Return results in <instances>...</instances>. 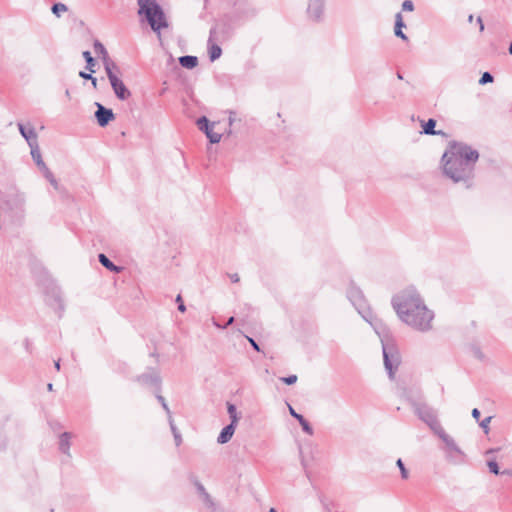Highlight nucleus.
Masks as SVG:
<instances>
[{
	"label": "nucleus",
	"mask_w": 512,
	"mask_h": 512,
	"mask_svg": "<svg viewBox=\"0 0 512 512\" xmlns=\"http://www.w3.org/2000/svg\"><path fill=\"white\" fill-rule=\"evenodd\" d=\"M91 83H92L93 88H95V89H96V88H97V78L93 77V78L91 79Z\"/></svg>",
	"instance_id": "09e8293b"
},
{
	"label": "nucleus",
	"mask_w": 512,
	"mask_h": 512,
	"mask_svg": "<svg viewBox=\"0 0 512 512\" xmlns=\"http://www.w3.org/2000/svg\"><path fill=\"white\" fill-rule=\"evenodd\" d=\"M102 62L108 79L117 77L121 74L120 68L113 60L110 59V57L103 59Z\"/></svg>",
	"instance_id": "2eb2a0df"
},
{
	"label": "nucleus",
	"mask_w": 512,
	"mask_h": 512,
	"mask_svg": "<svg viewBox=\"0 0 512 512\" xmlns=\"http://www.w3.org/2000/svg\"><path fill=\"white\" fill-rule=\"evenodd\" d=\"M397 466H398V467H399V469H400L401 477H402L403 479H407V478L409 477V473H408L407 469L405 468V466H404V464H403V462H402V460H401V459H398V460H397Z\"/></svg>",
	"instance_id": "473e14b6"
},
{
	"label": "nucleus",
	"mask_w": 512,
	"mask_h": 512,
	"mask_svg": "<svg viewBox=\"0 0 512 512\" xmlns=\"http://www.w3.org/2000/svg\"><path fill=\"white\" fill-rule=\"evenodd\" d=\"M168 421H169L170 428H171V431L173 433L176 445L179 446L181 444V442H182V438H181V435L178 432V429H177V427H176V425L174 423L172 415H169Z\"/></svg>",
	"instance_id": "5701e85b"
},
{
	"label": "nucleus",
	"mask_w": 512,
	"mask_h": 512,
	"mask_svg": "<svg viewBox=\"0 0 512 512\" xmlns=\"http://www.w3.org/2000/svg\"><path fill=\"white\" fill-rule=\"evenodd\" d=\"M324 0H310L307 12L313 20H319L323 14Z\"/></svg>",
	"instance_id": "ddd939ff"
},
{
	"label": "nucleus",
	"mask_w": 512,
	"mask_h": 512,
	"mask_svg": "<svg viewBox=\"0 0 512 512\" xmlns=\"http://www.w3.org/2000/svg\"><path fill=\"white\" fill-rule=\"evenodd\" d=\"M468 20L471 22V21L473 20V16H472V15H470V16L468 17Z\"/></svg>",
	"instance_id": "6e6d98bb"
},
{
	"label": "nucleus",
	"mask_w": 512,
	"mask_h": 512,
	"mask_svg": "<svg viewBox=\"0 0 512 512\" xmlns=\"http://www.w3.org/2000/svg\"><path fill=\"white\" fill-rule=\"evenodd\" d=\"M43 173H44V176L46 177V179L55 187L57 188L58 186V183L54 177V175L52 174V172L49 170V168L47 167L46 169L42 170Z\"/></svg>",
	"instance_id": "bb28decb"
},
{
	"label": "nucleus",
	"mask_w": 512,
	"mask_h": 512,
	"mask_svg": "<svg viewBox=\"0 0 512 512\" xmlns=\"http://www.w3.org/2000/svg\"><path fill=\"white\" fill-rule=\"evenodd\" d=\"M269 512H276V510L274 508H271Z\"/></svg>",
	"instance_id": "13d9d810"
},
{
	"label": "nucleus",
	"mask_w": 512,
	"mask_h": 512,
	"mask_svg": "<svg viewBox=\"0 0 512 512\" xmlns=\"http://www.w3.org/2000/svg\"><path fill=\"white\" fill-rule=\"evenodd\" d=\"M65 94H66V96H70L69 90H66Z\"/></svg>",
	"instance_id": "4d7b16f0"
},
{
	"label": "nucleus",
	"mask_w": 512,
	"mask_h": 512,
	"mask_svg": "<svg viewBox=\"0 0 512 512\" xmlns=\"http://www.w3.org/2000/svg\"><path fill=\"white\" fill-rule=\"evenodd\" d=\"M99 262L109 271L119 273L122 267L115 265L105 254L98 255Z\"/></svg>",
	"instance_id": "a211bd4d"
},
{
	"label": "nucleus",
	"mask_w": 512,
	"mask_h": 512,
	"mask_svg": "<svg viewBox=\"0 0 512 512\" xmlns=\"http://www.w3.org/2000/svg\"><path fill=\"white\" fill-rule=\"evenodd\" d=\"M179 63L182 67L187 69H193L198 64V58L196 56L185 55L179 58Z\"/></svg>",
	"instance_id": "aec40b11"
},
{
	"label": "nucleus",
	"mask_w": 512,
	"mask_h": 512,
	"mask_svg": "<svg viewBox=\"0 0 512 512\" xmlns=\"http://www.w3.org/2000/svg\"><path fill=\"white\" fill-rule=\"evenodd\" d=\"M138 13L144 14L152 30L160 31L168 26L165 14L155 0H137Z\"/></svg>",
	"instance_id": "7ed1b4c3"
},
{
	"label": "nucleus",
	"mask_w": 512,
	"mask_h": 512,
	"mask_svg": "<svg viewBox=\"0 0 512 512\" xmlns=\"http://www.w3.org/2000/svg\"><path fill=\"white\" fill-rule=\"evenodd\" d=\"M471 414H472V417H473L475 420H477V421L479 420V418H480V411H479L477 408H474V409L472 410V413H471Z\"/></svg>",
	"instance_id": "79ce46f5"
},
{
	"label": "nucleus",
	"mask_w": 512,
	"mask_h": 512,
	"mask_svg": "<svg viewBox=\"0 0 512 512\" xmlns=\"http://www.w3.org/2000/svg\"><path fill=\"white\" fill-rule=\"evenodd\" d=\"M83 57L86 61V68L91 72V73H94L95 70H94V66L96 64L94 58L92 57L91 53L89 51H84L83 52Z\"/></svg>",
	"instance_id": "b1692460"
},
{
	"label": "nucleus",
	"mask_w": 512,
	"mask_h": 512,
	"mask_svg": "<svg viewBox=\"0 0 512 512\" xmlns=\"http://www.w3.org/2000/svg\"><path fill=\"white\" fill-rule=\"evenodd\" d=\"M176 302H178V303H179V305H178V310H179V311H181V312H185V310H186V306H185V305H184V303L182 302V298H181V296H180V295H178V296L176 297Z\"/></svg>",
	"instance_id": "4c0bfd02"
},
{
	"label": "nucleus",
	"mask_w": 512,
	"mask_h": 512,
	"mask_svg": "<svg viewBox=\"0 0 512 512\" xmlns=\"http://www.w3.org/2000/svg\"><path fill=\"white\" fill-rule=\"evenodd\" d=\"M93 46H94V51H95V53H97V54L101 55L102 60H103V59H106L107 57H109V55H108V52H107L106 48L104 47V45H103L101 42H99L98 40H96V41L94 42V45H93Z\"/></svg>",
	"instance_id": "393cba45"
},
{
	"label": "nucleus",
	"mask_w": 512,
	"mask_h": 512,
	"mask_svg": "<svg viewBox=\"0 0 512 512\" xmlns=\"http://www.w3.org/2000/svg\"><path fill=\"white\" fill-rule=\"evenodd\" d=\"M377 334L380 337L381 343H382V352H394L396 349L395 341L393 337L389 334L388 331L385 329H382V331L377 330Z\"/></svg>",
	"instance_id": "4468645a"
},
{
	"label": "nucleus",
	"mask_w": 512,
	"mask_h": 512,
	"mask_svg": "<svg viewBox=\"0 0 512 512\" xmlns=\"http://www.w3.org/2000/svg\"><path fill=\"white\" fill-rule=\"evenodd\" d=\"M97 110L95 112V118L100 127H105L115 118L112 109L104 107L102 104L95 103Z\"/></svg>",
	"instance_id": "1a4fd4ad"
},
{
	"label": "nucleus",
	"mask_w": 512,
	"mask_h": 512,
	"mask_svg": "<svg viewBox=\"0 0 512 512\" xmlns=\"http://www.w3.org/2000/svg\"><path fill=\"white\" fill-rule=\"evenodd\" d=\"M233 321H234V317H230V318L228 319V321H227V323H226L225 327H226L227 325L232 324V323H233Z\"/></svg>",
	"instance_id": "3c124183"
},
{
	"label": "nucleus",
	"mask_w": 512,
	"mask_h": 512,
	"mask_svg": "<svg viewBox=\"0 0 512 512\" xmlns=\"http://www.w3.org/2000/svg\"><path fill=\"white\" fill-rule=\"evenodd\" d=\"M227 411H228V414H229L230 419H231V423L230 424H233V425L236 426L238 421H239V419H240V416L238 415L236 406L231 404V403H228Z\"/></svg>",
	"instance_id": "4be33fe9"
},
{
	"label": "nucleus",
	"mask_w": 512,
	"mask_h": 512,
	"mask_svg": "<svg viewBox=\"0 0 512 512\" xmlns=\"http://www.w3.org/2000/svg\"><path fill=\"white\" fill-rule=\"evenodd\" d=\"M397 76H398L399 79H402L401 74L398 73Z\"/></svg>",
	"instance_id": "bf43d9fd"
},
{
	"label": "nucleus",
	"mask_w": 512,
	"mask_h": 512,
	"mask_svg": "<svg viewBox=\"0 0 512 512\" xmlns=\"http://www.w3.org/2000/svg\"><path fill=\"white\" fill-rule=\"evenodd\" d=\"M436 126V121L434 119H429L424 125H423V132L428 135H439L441 134V131H435L434 128Z\"/></svg>",
	"instance_id": "412c9836"
},
{
	"label": "nucleus",
	"mask_w": 512,
	"mask_h": 512,
	"mask_svg": "<svg viewBox=\"0 0 512 512\" xmlns=\"http://www.w3.org/2000/svg\"><path fill=\"white\" fill-rule=\"evenodd\" d=\"M415 414L437 434L443 427L440 425L435 410L426 403H413Z\"/></svg>",
	"instance_id": "20e7f679"
},
{
	"label": "nucleus",
	"mask_w": 512,
	"mask_h": 512,
	"mask_svg": "<svg viewBox=\"0 0 512 512\" xmlns=\"http://www.w3.org/2000/svg\"><path fill=\"white\" fill-rule=\"evenodd\" d=\"M280 380L282 382H284L285 384H287V385H292V384L296 383L297 376L296 375H290V376H287V377H282Z\"/></svg>",
	"instance_id": "c9c22d12"
},
{
	"label": "nucleus",
	"mask_w": 512,
	"mask_h": 512,
	"mask_svg": "<svg viewBox=\"0 0 512 512\" xmlns=\"http://www.w3.org/2000/svg\"><path fill=\"white\" fill-rule=\"evenodd\" d=\"M445 444V453L447 458L454 462H462L465 458L464 452L461 450V448L457 445L455 440L445 432L444 429L440 430L436 434Z\"/></svg>",
	"instance_id": "423d86ee"
},
{
	"label": "nucleus",
	"mask_w": 512,
	"mask_h": 512,
	"mask_svg": "<svg viewBox=\"0 0 512 512\" xmlns=\"http://www.w3.org/2000/svg\"><path fill=\"white\" fill-rule=\"evenodd\" d=\"M71 433L64 432L60 435L59 439V449L62 453L70 456L69 449H70V440H71Z\"/></svg>",
	"instance_id": "f3484780"
},
{
	"label": "nucleus",
	"mask_w": 512,
	"mask_h": 512,
	"mask_svg": "<svg viewBox=\"0 0 512 512\" xmlns=\"http://www.w3.org/2000/svg\"><path fill=\"white\" fill-rule=\"evenodd\" d=\"M348 298L353 304V306L356 308L358 313L363 317V319H365L369 323H372L373 314L366 303L362 291L359 288L352 285L348 290Z\"/></svg>",
	"instance_id": "39448f33"
},
{
	"label": "nucleus",
	"mask_w": 512,
	"mask_h": 512,
	"mask_svg": "<svg viewBox=\"0 0 512 512\" xmlns=\"http://www.w3.org/2000/svg\"><path fill=\"white\" fill-rule=\"evenodd\" d=\"M299 423H300V425H301V427H302L304 432H306L309 435L313 434V429H312L311 425L308 423V421L305 418L300 419Z\"/></svg>",
	"instance_id": "7c9ffc66"
},
{
	"label": "nucleus",
	"mask_w": 512,
	"mask_h": 512,
	"mask_svg": "<svg viewBox=\"0 0 512 512\" xmlns=\"http://www.w3.org/2000/svg\"><path fill=\"white\" fill-rule=\"evenodd\" d=\"M478 25L480 26V31L484 30V24L481 17L477 18Z\"/></svg>",
	"instance_id": "a18cd8bd"
},
{
	"label": "nucleus",
	"mask_w": 512,
	"mask_h": 512,
	"mask_svg": "<svg viewBox=\"0 0 512 512\" xmlns=\"http://www.w3.org/2000/svg\"><path fill=\"white\" fill-rule=\"evenodd\" d=\"M478 159L477 150L462 142H451L441 159L443 173L454 183L470 187Z\"/></svg>",
	"instance_id": "f03ea898"
},
{
	"label": "nucleus",
	"mask_w": 512,
	"mask_h": 512,
	"mask_svg": "<svg viewBox=\"0 0 512 512\" xmlns=\"http://www.w3.org/2000/svg\"><path fill=\"white\" fill-rule=\"evenodd\" d=\"M66 11H67V6L63 3H56L52 6V12L57 17H60L61 13L66 12Z\"/></svg>",
	"instance_id": "a878e982"
},
{
	"label": "nucleus",
	"mask_w": 512,
	"mask_h": 512,
	"mask_svg": "<svg viewBox=\"0 0 512 512\" xmlns=\"http://www.w3.org/2000/svg\"><path fill=\"white\" fill-rule=\"evenodd\" d=\"M156 397H157V400L161 403L163 409L166 411L167 415L168 416L172 415L171 411H170V409H169V407H168V405L166 403L165 398L162 395H159V394Z\"/></svg>",
	"instance_id": "72a5a7b5"
},
{
	"label": "nucleus",
	"mask_w": 512,
	"mask_h": 512,
	"mask_svg": "<svg viewBox=\"0 0 512 512\" xmlns=\"http://www.w3.org/2000/svg\"><path fill=\"white\" fill-rule=\"evenodd\" d=\"M394 33L397 37H399L403 40H407V36L403 33L402 29L394 30Z\"/></svg>",
	"instance_id": "a19ab883"
},
{
	"label": "nucleus",
	"mask_w": 512,
	"mask_h": 512,
	"mask_svg": "<svg viewBox=\"0 0 512 512\" xmlns=\"http://www.w3.org/2000/svg\"><path fill=\"white\" fill-rule=\"evenodd\" d=\"M289 412H290L291 416L296 418L299 422H300V419L304 418L302 415L298 414L291 406H289Z\"/></svg>",
	"instance_id": "58836bf2"
},
{
	"label": "nucleus",
	"mask_w": 512,
	"mask_h": 512,
	"mask_svg": "<svg viewBox=\"0 0 512 512\" xmlns=\"http://www.w3.org/2000/svg\"><path fill=\"white\" fill-rule=\"evenodd\" d=\"M47 388H48V390H49V391H52V390H53V384H52V383H49V384L47 385Z\"/></svg>",
	"instance_id": "603ef678"
},
{
	"label": "nucleus",
	"mask_w": 512,
	"mask_h": 512,
	"mask_svg": "<svg viewBox=\"0 0 512 512\" xmlns=\"http://www.w3.org/2000/svg\"><path fill=\"white\" fill-rule=\"evenodd\" d=\"M402 9L404 11H413L414 10V4L411 0H405L402 3Z\"/></svg>",
	"instance_id": "e433bc0d"
},
{
	"label": "nucleus",
	"mask_w": 512,
	"mask_h": 512,
	"mask_svg": "<svg viewBox=\"0 0 512 512\" xmlns=\"http://www.w3.org/2000/svg\"><path fill=\"white\" fill-rule=\"evenodd\" d=\"M59 302H60V308H61V309H64V306H63V304H62V301H61V300H59Z\"/></svg>",
	"instance_id": "5fc2aeb1"
},
{
	"label": "nucleus",
	"mask_w": 512,
	"mask_h": 512,
	"mask_svg": "<svg viewBox=\"0 0 512 512\" xmlns=\"http://www.w3.org/2000/svg\"><path fill=\"white\" fill-rule=\"evenodd\" d=\"M229 277H230L231 281L234 283H237L240 280L239 275L237 273L231 274Z\"/></svg>",
	"instance_id": "37998d69"
},
{
	"label": "nucleus",
	"mask_w": 512,
	"mask_h": 512,
	"mask_svg": "<svg viewBox=\"0 0 512 512\" xmlns=\"http://www.w3.org/2000/svg\"><path fill=\"white\" fill-rule=\"evenodd\" d=\"M502 474L512 476V470H504L501 472Z\"/></svg>",
	"instance_id": "8fccbe9b"
},
{
	"label": "nucleus",
	"mask_w": 512,
	"mask_h": 512,
	"mask_svg": "<svg viewBox=\"0 0 512 512\" xmlns=\"http://www.w3.org/2000/svg\"><path fill=\"white\" fill-rule=\"evenodd\" d=\"M385 369L391 379L394 378L395 372L401 363L400 354H383Z\"/></svg>",
	"instance_id": "f8f14e48"
},
{
	"label": "nucleus",
	"mask_w": 512,
	"mask_h": 512,
	"mask_svg": "<svg viewBox=\"0 0 512 512\" xmlns=\"http://www.w3.org/2000/svg\"><path fill=\"white\" fill-rule=\"evenodd\" d=\"M79 76H80L81 78H83V79H86V80H91V79L93 78V76H92V73H91V72H90V73H86V72H84V71H81V72L79 73Z\"/></svg>",
	"instance_id": "ea45409f"
},
{
	"label": "nucleus",
	"mask_w": 512,
	"mask_h": 512,
	"mask_svg": "<svg viewBox=\"0 0 512 512\" xmlns=\"http://www.w3.org/2000/svg\"><path fill=\"white\" fill-rule=\"evenodd\" d=\"M403 27H405L403 17H402L401 12H398L395 15V29L394 30H399V29H402Z\"/></svg>",
	"instance_id": "c85d7f7f"
},
{
	"label": "nucleus",
	"mask_w": 512,
	"mask_h": 512,
	"mask_svg": "<svg viewBox=\"0 0 512 512\" xmlns=\"http://www.w3.org/2000/svg\"><path fill=\"white\" fill-rule=\"evenodd\" d=\"M491 82H493V76L489 72H484L482 74L481 78L479 79L480 85H485V84L491 83Z\"/></svg>",
	"instance_id": "c756f323"
},
{
	"label": "nucleus",
	"mask_w": 512,
	"mask_h": 512,
	"mask_svg": "<svg viewBox=\"0 0 512 512\" xmlns=\"http://www.w3.org/2000/svg\"><path fill=\"white\" fill-rule=\"evenodd\" d=\"M248 340L250 341V343H251L252 347H253L256 351H258V352H259V351H260V349H259L258 344H257L253 339H251V338H248Z\"/></svg>",
	"instance_id": "c03bdc74"
},
{
	"label": "nucleus",
	"mask_w": 512,
	"mask_h": 512,
	"mask_svg": "<svg viewBox=\"0 0 512 512\" xmlns=\"http://www.w3.org/2000/svg\"><path fill=\"white\" fill-rule=\"evenodd\" d=\"M61 359H57L54 361V365H55V368L59 371L60 370V364H61Z\"/></svg>",
	"instance_id": "49530a36"
},
{
	"label": "nucleus",
	"mask_w": 512,
	"mask_h": 512,
	"mask_svg": "<svg viewBox=\"0 0 512 512\" xmlns=\"http://www.w3.org/2000/svg\"><path fill=\"white\" fill-rule=\"evenodd\" d=\"M235 427L236 426L233 424H229L226 427H224L217 438V442L219 444H225L229 442L232 436L234 435Z\"/></svg>",
	"instance_id": "dca6fc26"
},
{
	"label": "nucleus",
	"mask_w": 512,
	"mask_h": 512,
	"mask_svg": "<svg viewBox=\"0 0 512 512\" xmlns=\"http://www.w3.org/2000/svg\"><path fill=\"white\" fill-rule=\"evenodd\" d=\"M140 380L143 382H146V383H148L150 381L152 384H155L156 386H159V382H160L158 376L148 377V376L142 375L140 377Z\"/></svg>",
	"instance_id": "2f4dec72"
},
{
	"label": "nucleus",
	"mask_w": 512,
	"mask_h": 512,
	"mask_svg": "<svg viewBox=\"0 0 512 512\" xmlns=\"http://www.w3.org/2000/svg\"><path fill=\"white\" fill-rule=\"evenodd\" d=\"M234 115L235 113L234 112H230V116H229V124L232 125L233 121H234Z\"/></svg>",
	"instance_id": "de8ad7c7"
},
{
	"label": "nucleus",
	"mask_w": 512,
	"mask_h": 512,
	"mask_svg": "<svg viewBox=\"0 0 512 512\" xmlns=\"http://www.w3.org/2000/svg\"><path fill=\"white\" fill-rule=\"evenodd\" d=\"M213 125L214 123L210 124L209 120L205 116H202L197 120L198 128L206 134L211 143L216 144L221 141L222 135L212 131Z\"/></svg>",
	"instance_id": "6e6552de"
},
{
	"label": "nucleus",
	"mask_w": 512,
	"mask_h": 512,
	"mask_svg": "<svg viewBox=\"0 0 512 512\" xmlns=\"http://www.w3.org/2000/svg\"><path fill=\"white\" fill-rule=\"evenodd\" d=\"M222 38L218 25L212 27L208 38L209 57L211 61L217 60L222 54V49L217 44Z\"/></svg>",
	"instance_id": "0eeeda50"
},
{
	"label": "nucleus",
	"mask_w": 512,
	"mask_h": 512,
	"mask_svg": "<svg viewBox=\"0 0 512 512\" xmlns=\"http://www.w3.org/2000/svg\"><path fill=\"white\" fill-rule=\"evenodd\" d=\"M30 149H31V156H32L34 162L36 163V165L41 170L46 169L47 166H46L45 162L42 159V156H41V153H40V149H39V145L32 146V147H30Z\"/></svg>",
	"instance_id": "6ab92c4d"
},
{
	"label": "nucleus",
	"mask_w": 512,
	"mask_h": 512,
	"mask_svg": "<svg viewBox=\"0 0 512 512\" xmlns=\"http://www.w3.org/2000/svg\"><path fill=\"white\" fill-rule=\"evenodd\" d=\"M392 306L402 322L411 328L426 332L432 328L434 312L424 303L414 287H408L392 298Z\"/></svg>",
	"instance_id": "f257e3e1"
},
{
	"label": "nucleus",
	"mask_w": 512,
	"mask_h": 512,
	"mask_svg": "<svg viewBox=\"0 0 512 512\" xmlns=\"http://www.w3.org/2000/svg\"><path fill=\"white\" fill-rule=\"evenodd\" d=\"M487 465H488L489 471L491 473H494L496 475H498L500 473L499 466H498V464L495 461H489L487 463Z\"/></svg>",
	"instance_id": "f704fd0d"
},
{
	"label": "nucleus",
	"mask_w": 512,
	"mask_h": 512,
	"mask_svg": "<svg viewBox=\"0 0 512 512\" xmlns=\"http://www.w3.org/2000/svg\"><path fill=\"white\" fill-rule=\"evenodd\" d=\"M491 420H492V416H488L479 422V426L483 429V432L485 434L489 433V430H490L489 424H490Z\"/></svg>",
	"instance_id": "cd10ccee"
},
{
	"label": "nucleus",
	"mask_w": 512,
	"mask_h": 512,
	"mask_svg": "<svg viewBox=\"0 0 512 512\" xmlns=\"http://www.w3.org/2000/svg\"><path fill=\"white\" fill-rule=\"evenodd\" d=\"M17 127L20 134L26 140L29 147L38 145V136L35 132L34 127L30 123L24 125L23 123L18 122Z\"/></svg>",
	"instance_id": "9b49d317"
},
{
	"label": "nucleus",
	"mask_w": 512,
	"mask_h": 512,
	"mask_svg": "<svg viewBox=\"0 0 512 512\" xmlns=\"http://www.w3.org/2000/svg\"><path fill=\"white\" fill-rule=\"evenodd\" d=\"M509 53L512 55V42L509 45Z\"/></svg>",
	"instance_id": "864d4df0"
},
{
	"label": "nucleus",
	"mask_w": 512,
	"mask_h": 512,
	"mask_svg": "<svg viewBox=\"0 0 512 512\" xmlns=\"http://www.w3.org/2000/svg\"><path fill=\"white\" fill-rule=\"evenodd\" d=\"M109 82L111 84V87L115 93V96L119 100H127L131 96V92L129 89L125 86L124 82L120 79L119 76L109 78Z\"/></svg>",
	"instance_id": "9d476101"
}]
</instances>
